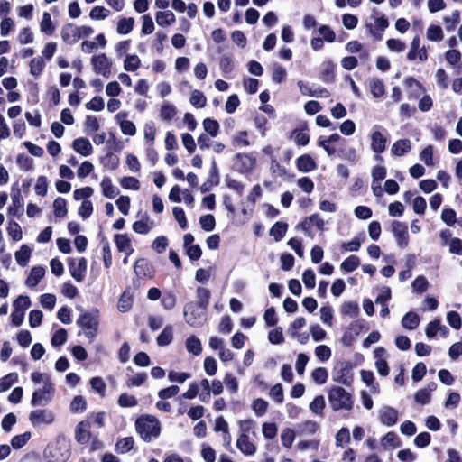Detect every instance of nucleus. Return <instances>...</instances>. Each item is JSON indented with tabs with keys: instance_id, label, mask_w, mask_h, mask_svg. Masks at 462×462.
<instances>
[{
	"instance_id": "nucleus-8",
	"label": "nucleus",
	"mask_w": 462,
	"mask_h": 462,
	"mask_svg": "<svg viewBox=\"0 0 462 462\" xmlns=\"http://www.w3.org/2000/svg\"><path fill=\"white\" fill-rule=\"evenodd\" d=\"M234 170L241 174L252 172L256 164V159L252 154L238 152L234 157Z\"/></svg>"
},
{
	"instance_id": "nucleus-57",
	"label": "nucleus",
	"mask_w": 462,
	"mask_h": 462,
	"mask_svg": "<svg viewBox=\"0 0 462 462\" xmlns=\"http://www.w3.org/2000/svg\"><path fill=\"white\" fill-rule=\"evenodd\" d=\"M325 406H326V402H325L324 396L318 395L310 402V409L313 413H315L317 415H320V414H322Z\"/></svg>"
},
{
	"instance_id": "nucleus-2",
	"label": "nucleus",
	"mask_w": 462,
	"mask_h": 462,
	"mask_svg": "<svg viewBox=\"0 0 462 462\" xmlns=\"http://www.w3.org/2000/svg\"><path fill=\"white\" fill-rule=\"evenodd\" d=\"M135 429L144 442H151L161 433V423L152 415H142L135 420Z\"/></svg>"
},
{
	"instance_id": "nucleus-64",
	"label": "nucleus",
	"mask_w": 462,
	"mask_h": 462,
	"mask_svg": "<svg viewBox=\"0 0 462 462\" xmlns=\"http://www.w3.org/2000/svg\"><path fill=\"white\" fill-rule=\"evenodd\" d=\"M7 233L14 241H20L23 237L22 228L15 221H10L7 227Z\"/></svg>"
},
{
	"instance_id": "nucleus-34",
	"label": "nucleus",
	"mask_w": 462,
	"mask_h": 462,
	"mask_svg": "<svg viewBox=\"0 0 462 462\" xmlns=\"http://www.w3.org/2000/svg\"><path fill=\"white\" fill-rule=\"evenodd\" d=\"M370 92L375 98H380L385 94L383 81L378 78H373L369 81Z\"/></svg>"
},
{
	"instance_id": "nucleus-63",
	"label": "nucleus",
	"mask_w": 462,
	"mask_h": 462,
	"mask_svg": "<svg viewBox=\"0 0 462 462\" xmlns=\"http://www.w3.org/2000/svg\"><path fill=\"white\" fill-rule=\"evenodd\" d=\"M252 409L254 410L256 416L261 417L266 413L268 409V402L262 398H257L253 402Z\"/></svg>"
},
{
	"instance_id": "nucleus-17",
	"label": "nucleus",
	"mask_w": 462,
	"mask_h": 462,
	"mask_svg": "<svg viewBox=\"0 0 462 462\" xmlns=\"http://www.w3.org/2000/svg\"><path fill=\"white\" fill-rule=\"evenodd\" d=\"M89 428L90 422L88 420H82L76 426L75 439L79 444L85 445L88 443L91 438Z\"/></svg>"
},
{
	"instance_id": "nucleus-62",
	"label": "nucleus",
	"mask_w": 462,
	"mask_h": 462,
	"mask_svg": "<svg viewBox=\"0 0 462 462\" xmlns=\"http://www.w3.org/2000/svg\"><path fill=\"white\" fill-rule=\"evenodd\" d=\"M120 185L125 189L138 190L140 189V182L135 177H123L120 180Z\"/></svg>"
},
{
	"instance_id": "nucleus-38",
	"label": "nucleus",
	"mask_w": 462,
	"mask_h": 462,
	"mask_svg": "<svg viewBox=\"0 0 462 462\" xmlns=\"http://www.w3.org/2000/svg\"><path fill=\"white\" fill-rule=\"evenodd\" d=\"M341 314L345 316H349L351 318H356L360 313L359 305L356 301H346L341 305L340 309Z\"/></svg>"
},
{
	"instance_id": "nucleus-32",
	"label": "nucleus",
	"mask_w": 462,
	"mask_h": 462,
	"mask_svg": "<svg viewBox=\"0 0 462 462\" xmlns=\"http://www.w3.org/2000/svg\"><path fill=\"white\" fill-rule=\"evenodd\" d=\"M172 339H173V328L171 325H167L164 327L162 331L157 337L156 342L159 346H166L172 342Z\"/></svg>"
},
{
	"instance_id": "nucleus-45",
	"label": "nucleus",
	"mask_w": 462,
	"mask_h": 462,
	"mask_svg": "<svg viewBox=\"0 0 462 462\" xmlns=\"http://www.w3.org/2000/svg\"><path fill=\"white\" fill-rule=\"evenodd\" d=\"M68 339V333L65 328H59L54 332V334L51 337V346L54 347L61 346L66 343Z\"/></svg>"
},
{
	"instance_id": "nucleus-29",
	"label": "nucleus",
	"mask_w": 462,
	"mask_h": 462,
	"mask_svg": "<svg viewBox=\"0 0 462 462\" xmlns=\"http://www.w3.org/2000/svg\"><path fill=\"white\" fill-rule=\"evenodd\" d=\"M102 188V193L106 198L114 199L119 194V189L113 185L112 180L109 177L105 176L100 183Z\"/></svg>"
},
{
	"instance_id": "nucleus-39",
	"label": "nucleus",
	"mask_w": 462,
	"mask_h": 462,
	"mask_svg": "<svg viewBox=\"0 0 462 462\" xmlns=\"http://www.w3.org/2000/svg\"><path fill=\"white\" fill-rule=\"evenodd\" d=\"M134 445L133 437L120 439L116 444V451L119 454H125L131 451Z\"/></svg>"
},
{
	"instance_id": "nucleus-20",
	"label": "nucleus",
	"mask_w": 462,
	"mask_h": 462,
	"mask_svg": "<svg viewBox=\"0 0 462 462\" xmlns=\"http://www.w3.org/2000/svg\"><path fill=\"white\" fill-rule=\"evenodd\" d=\"M387 138L380 132L374 131L371 134V149L378 154L386 149Z\"/></svg>"
},
{
	"instance_id": "nucleus-59",
	"label": "nucleus",
	"mask_w": 462,
	"mask_h": 462,
	"mask_svg": "<svg viewBox=\"0 0 462 462\" xmlns=\"http://www.w3.org/2000/svg\"><path fill=\"white\" fill-rule=\"evenodd\" d=\"M140 64L141 60L137 55H126L124 61V69L126 71H135L140 67Z\"/></svg>"
},
{
	"instance_id": "nucleus-44",
	"label": "nucleus",
	"mask_w": 462,
	"mask_h": 462,
	"mask_svg": "<svg viewBox=\"0 0 462 462\" xmlns=\"http://www.w3.org/2000/svg\"><path fill=\"white\" fill-rule=\"evenodd\" d=\"M177 114V109L174 105L164 103L160 111V117L164 121H171Z\"/></svg>"
},
{
	"instance_id": "nucleus-23",
	"label": "nucleus",
	"mask_w": 462,
	"mask_h": 462,
	"mask_svg": "<svg viewBox=\"0 0 462 462\" xmlns=\"http://www.w3.org/2000/svg\"><path fill=\"white\" fill-rule=\"evenodd\" d=\"M296 166L301 172H310L317 168V163L310 154H303L297 158Z\"/></svg>"
},
{
	"instance_id": "nucleus-50",
	"label": "nucleus",
	"mask_w": 462,
	"mask_h": 462,
	"mask_svg": "<svg viewBox=\"0 0 462 462\" xmlns=\"http://www.w3.org/2000/svg\"><path fill=\"white\" fill-rule=\"evenodd\" d=\"M31 305V299L27 295H19L13 302L14 309L23 312H25Z\"/></svg>"
},
{
	"instance_id": "nucleus-49",
	"label": "nucleus",
	"mask_w": 462,
	"mask_h": 462,
	"mask_svg": "<svg viewBox=\"0 0 462 462\" xmlns=\"http://www.w3.org/2000/svg\"><path fill=\"white\" fill-rule=\"evenodd\" d=\"M199 225L206 232H211L216 227V219L212 214L203 215L199 217Z\"/></svg>"
},
{
	"instance_id": "nucleus-4",
	"label": "nucleus",
	"mask_w": 462,
	"mask_h": 462,
	"mask_svg": "<svg viewBox=\"0 0 462 462\" xmlns=\"http://www.w3.org/2000/svg\"><path fill=\"white\" fill-rule=\"evenodd\" d=\"M184 319L189 326L200 328L207 321V308L189 301L184 306Z\"/></svg>"
},
{
	"instance_id": "nucleus-55",
	"label": "nucleus",
	"mask_w": 462,
	"mask_h": 462,
	"mask_svg": "<svg viewBox=\"0 0 462 462\" xmlns=\"http://www.w3.org/2000/svg\"><path fill=\"white\" fill-rule=\"evenodd\" d=\"M133 305V298L126 291H124L119 298L117 308L121 312L128 311Z\"/></svg>"
},
{
	"instance_id": "nucleus-1",
	"label": "nucleus",
	"mask_w": 462,
	"mask_h": 462,
	"mask_svg": "<svg viewBox=\"0 0 462 462\" xmlns=\"http://www.w3.org/2000/svg\"><path fill=\"white\" fill-rule=\"evenodd\" d=\"M70 455L69 441L64 435H59L54 443L48 445L44 451L46 462H67Z\"/></svg>"
},
{
	"instance_id": "nucleus-21",
	"label": "nucleus",
	"mask_w": 462,
	"mask_h": 462,
	"mask_svg": "<svg viewBox=\"0 0 462 462\" xmlns=\"http://www.w3.org/2000/svg\"><path fill=\"white\" fill-rule=\"evenodd\" d=\"M73 149L82 156H89L93 152V147L89 140L86 137H79L73 141Z\"/></svg>"
},
{
	"instance_id": "nucleus-5",
	"label": "nucleus",
	"mask_w": 462,
	"mask_h": 462,
	"mask_svg": "<svg viewBox=\"0 0 462 462\" xmlns=\"http://www.w3.org/2000/svg\"><path fill=\"white\" fill-rule=\"evenodd\" d=\"M354 365L348 360H340L334 366L332 379L334 382L350 386L354 381Z\"/></svg>"
},
{
	"instance_id": "nucleus-7",
	"label": "nucleus",
	"mask_w": 462,
	"mask_h": 462,
	"mask_svg": "<svg viewBox=\"0 0 462 462\" xmlns=\"http://www.w3.org/2000/svg\"><path fill=\"white\" fill-rule=\"evenodd\" d=\"M364 329H368L365 319H359L351 322L342 336V344L346 346H351L356 341V337L359 336Z\"/></svg>"
},
{
	"instance_id": "nucleus-22",
	"label": "nucleus",
	"mask_w": 462,
	"mask_h": 462,
	"mask_svg": "<svg viewBox=\"0 0 462 462\" xmlns=\"http://www.w3.org/2000/svg\"><path fill=\"white\" fill-rule=\"evenodd\" d=\"M237 448L245 456H252L256 452V447L249 440L247 434L241 433L236 441Z\"/></svg>"
},
{
	"instance_id": "nucleus-60",
	"label": "nucleus",
	"mask_w": 462,
	"mask_h": 462,
	"mask_svg": "<svg viewBox=\"0 0 462 462\" xmlns=\"http://www.w3.org/2000/svg\"><path fill=\"white\" fill-rule=\"evenodd\" d=\"M295 439V432L291 428H286L281 434V441L283 447L290 448Z\"/></svg>"
},
{
	"instance_id": "nucleus-47",
	"label": "nucleus",
	"mask_w": 462,
	"mask_h": 462,
	"mask_svg": "<svg viewBox=\"0 0 462 462\" xmlns=\"http://www.w3.org/2000/svg\"><path fill=\"white\" fill-rule=\"evenodd\" d=\"M18 380L16 373H10L0 378V393L5 392L10 389Z\"/></svg>"
},
{
	"instance_id": "nucleus-51",
	"label": "nucleus",
	"mask_w": 462,
	"mask_h": 462,
	"mask_svg": "<svg viewBox=\"0 0 462 462\" xmlns=\"http://www.w3.org/2000/svg\"><path fill=\"white\" fill-rule=\"evenodd\" d=\"M33 159L24 153L17 155L16 163L23 171H32L33 169Z\"/></svg>"
},
{
	"instance_id": "nucleus-14",
	"label": "nucleus",
	"mask_w": 462,
	"mask_h": 462,
	"mask_svg": "<svg viewBox=\"0 0 462 462\" xmlns=\"http://www.w3.org/2000/svg\"><path fill=\"white\" fill-rule=\"evenodd\" d=\"M88 262L84 257L79 259L78 264H76L73 258L69 259V270L70 275L77 281L82 282L85 278L87 272Z\"/></svg>"
},
{
	"instance_id": "nucleus-27",
	"label": "nucleus",
	"mask_w": 462,
	"mask_h": 462,
	"mask_svg": "<svg viewBox=\"0 0 462 462\" xmlns=\"http://www.w3.org/2000/svg\"><path fill=\"white\" fill-rule=\"evenodd\" d=\"M100 163L103 167L107 168L111 171H115L118 168L120 159L117 155L114 154V151L107 150L106 153L100 157Z\"/></svg>"
},
{
	"instance_id": "nucleus-58",
	"label": "nucleus",
	"mask_w": 462,
	"mask_h": 462,
	"mask_svg": "<svg viewBox=\"0 0 462 462\" xmlns=\"http://www.w3.org/2000/svg\"><path fill=\"white\" fill-rule=\"evenodd\" d=\"M189 101L193 106L202 108L206 106L207 98L201 91L196 89L191 93Z\"/></svg>"
},
{
	"instance_id": "nucleus-61",
	"label": "nucleus",
	"mask_w": 462,
	"mask_h": 462,
	"mask_svg": "<svg viewBox=\"0 0 462 462\" xmlns=\"http://www.w3.org/2000/svg\"><path fill=\"white\" fill-rule=\"evenodd\" d=\"M110 11L104 6L97 5L93 7L89 13V17L92 20H104L108 17Z\"/></svg>"
},
{
	"instance_id": "nucleus-6",
	"label": "nucleus",
	"mask_w": 462,
	"mask_h": 462,
	"mask_svg": "<svg viewBox=\"0 0 462 462\" xmlns=\"http://www.w3.org/2000/svg\"><path fill=\"white\" fill-rule=\"evenodd\" d=\"M55 389L49 376H46L43 386L32 393L31 405L33 407L46 406L51 400Z\"/></svg>"
},
{
	"instance_id": "nucleus-18",
	"label": "nucleus",
	"mask_w": 462,
	"mask_h": 462,
	"mask_svg": "<svg viewBox=\"0 0 462 462\" xmlns=\"http://www.w3.org/2000/svg\"><path fill=\"white\" fill-rule=\"evenodd\" d=\"M134 270L135 274L140 278H151L153 273L152 265L145 258H139L134 263Z\"/></svg>"
},
{
	"instance_id": "nucleus-53",
	"label": "nucleus",
	"mask_w": 462,
	"mask_h": 462,
	"mask_svg": "<svg viewBox=\"0 0 462 462\" xmlns=\"http://www.w3.org/2000/svg\"><path fill=\"white\" fill-rule=\"evenodd\" d=\"M134 20L132 17L121 18L117 23V32L119 34H128L134 28Z\"/></svg>"
},
{
	"instance_id": "nucleus-31",
	"label": "nucleus",
	"mask_w": 462,
	"mask_h": 462,
	"mask_svg": "<svg viewBox=\"0 0 462 462\" xmlns=\"http://www.w3.org/2000/svg\"><path fill=\"white\" fill-rule=\"evenodd\" d=\"M156 23L159 26L167 27L176 21L175 14L171 11H159L155 15Z\"/></svg>"
},
{
	"instance_id": "nucleus-3",
	"label": "nucleus",
	"mask_w": 462,
	"mask_h": 462,
	"mask_svg": "<svg viewBox=\"0 0 462 462\" xmlns=\"http://www.w3.org/2000/svg\"><path fill=\"white\" fill-rule=\"evenodd\" d=\"M328 402L333 411H350L353 408L354 400L348 392L341 386H333L328 394Z\"/></svg>"
},
{
	"instance_id": "nucleus-33",
	"label": "nucleus",
	"mask_w": 462,
	"mask_h": 462,
	"mask_svg": "<svg viewBox=\"0 0 462 462\" xmlns=\"http://www.w3.org/2000/svg\"><path fill=\"white\" fill-rule=\"evenodd\" d=\"M324 69L320 73V79L325 83H332L335 80L336 65L331 60L324 62Z\"/></svg>"
},
{
	"instance_id": "nucleus-9",
	"label": "nucleus",
	"mask_w": 462,
	"mask_h": 462,
	"mask_svg": "<svg viewBox=\"0 0 462 462\" xmlns=\"http://www.w3.org/2000/svg\"><path fill=\"white\" fill-rule=\"evenodd\" d=\"M91 63L96 74L102 75L106 79L110 77L113 63L105 53L93 56Z\"/></svg>"
},
{
	"instance_id": "nucleus-52",
	"label": "nucleus",
	"mask_w": 462,
	"mask_h": 462,
	"mask_svg": "<svg viewBox=\"0 0 462 462\" xmlns=\"http://www.w3.org/2000/svg\"><path fill=\"white\" fill-rule=\"evenodd\" d=\"M31 432L25 431L23 434L15 435L11 439V445L14 449L22 448L31 439Z\"/></svg>"
},
{
	"instance_id": "nucleus-12",
	"label": "nucleus",
	"mask_w": 462,
	"mask_h": 462,
	"mask_svg": "<svg viewBox=\"0 0 462 462\" xmlns=\"http://www.w3.org/2000/svg\"><path fill=\"white\" fill-rule=\"evenodd\" d=\"M55 420V415L51 411L37 409L29 414V420L36 427L41 424H51Z\"/></svg>"
},
{
	"instance_id": "nucleus-26",
	"label": "nucleus",
	"mask_w": 462,
	"mask_h": 462,
	"mask_svg": "<svg viewBox=\"0 0 462 462\" xmlns=\"http://www.w3.org/2000/svg\"><path fill=\"white\" fill-rule=\"evenodd\" d=\"M115 244L119 252H125L127 254L133 253L131 240L126 234H116L114 236Z\"/></svg>"
},
{
	"instance_id": "nucleus-36",
	"label": "nucleus",
	"mask_w": 462,
	"mask_h": 462,
	"mask_svg": "<svg viewBox=\"0 0 462 462\" xmlns=\"http://www.w3.org/2000/svg\"><path fill=\"white\" fill-rule=\"evenodd\" d=\"M381 445L387 449L389 447L399 448L402 446V442L395 432L390 431L382 438Z\"/></svg>"
},
{
	"instance_id": "nucleus-25",
	"label": "nucleus",
	"mask_w": 462,
	"mask_h": 462,
	"mask_svg": "<svg viewBox=\"0 0 462 462\" xmlns=\"http://www.w3.org/2000/svg\"><path fill=\"white\" fill-rule=\"evenodd\" d=\"M411 150V143L410 139L404 138L396 141L391 149L392 153L394 156H403Z\"/></svg>"
},
{
	"instance_id": "nucleus-30",
	"label": "nucleus",
	"mask_w": 462,
	"mask_h": 462,
	"mask_svg": "<svg viewBox=\"0 0 462 462\" xmlns=\"http://www.w3.org/2000/svg\"><path fill=\"white\" fill-rule=\"evenodd\" d=\"M288 226L286 222L278 221L271 227L269 234L275 242H279L285 236Z\"/></svg>"
},
{
	"instance_id": "nucleus-16",
	"label": "nucleus",
	"mask_w": 462,
	"mask_h": 462,
	"mask_svg": "<svg viewBox=\"0 0 462 462\" xmlns=\"http://www.w3.org/2000/svg\"><path fill=\"white\" fill-rule=\"evenodd\" d=\"M298 86L300 91L304 96L315 97H328L330 93L329 91L322 87H318L313 88V87L309 84L304 83L303 81H298Z\"/></svg>"
},
{
	"instance_id": "nucleus-37",
	"label": "nucleus",
	"mask_w": 462,
	"mask_h": 462,
	"mask_svg": "<svg viewBox=\"0 0 462 462\" xmlns=\"http://www.w3.org/2000/svg\"><path fill=\"white\" fill-rule=\"evenodd\" d=\"M188 352L194 356H199L202 352V346L200 340L194 335L189 337L185 342Z\"/></svg>"
},
{
	"instance_id": "nucleus-42",
	"label": "nucleus",
	"mask_w": 462,
	"mask_h": 462,
	"mask_svg": "<svg viewBox=\"0 0 462 462\" xmlns=\"http://www.w3.org/2000/svg\"><path fill=\"white\" fill-rule=\"evenodd\" d=\"M53 208L56 217H64L68 213L66 199L61 197L55 199L53 201Z\"/></svg>"
},
{
	"instance_id": "nucleus-48",
	"label": "nucleus",
	"mask_w": 462,
	"mask_h": 462,
	"mask_svg": "<svg viewBox=\"0 0 462 462\" xmlns=\"http://www.w3.org/2000/svg\"><path fill=\"white\" fill-rule=\"evenodd\" d=\"M203 127L211 137H216L219 132V123L212 118H206L203 120Z\"/></svg>"
},
{
	"instance_id": "nucleus-56",
	"label": "nucleus",
	"mask_w": 462,
	"mask_h": 462,
	"mask_svg": "<svg viewBox=\"0 0 462 462\" xmlns=\"http://www.w3.org/2000/svg\"><path fill=\"white\" fill-rule=\"evenodd\" d=\"M328 377V370L324 367H318L314 369L311 373L312 380L319 385L324 384L327 382Z\"/></svg>"
},
{
	"instance_id": "nucleus-46",
	"label": "nucleus",
	"mask_w": 462,
	"mask_h": 462,
	"mask_svg": "<svg viewBox=\"0 0 462 462\" xmlns=\"http://www.w3.org/2000/svg\"><path fill=\"white\" fill-rule=\"evenodd\" d=\"M40 27L41 31L46 35H51L54 32L55 26L53 25L51 14L48 12L43 13Z\"/></svg>"
},
{
	"instance_id": "nucleus-13",
	"label": "nucleus",
	"mask_w": 462,
	"mask_h": 462,
	"mask_svg": "<svg viewBox=\"0 0 462 462\" xmlns=\"http://www.w3.org/2000/svg\"><path fill=\"white\" fill-rule=\"evenodd\" d=\"M12 204L8 207L7 215L8 217H20L23 213V199L21 196L19 189L14 191V187L12 188Z\"/></svg>"
},
{
	"instance_id": "nucleus-15",
	"label": "nucleus",
	"mask_w": 462,
	"mask_h": 462,
	"mask_svg": "<svg viewBox=\"0 0 462 462\" xmlns=\"http://www.w3.org/2000/svg\"><path fill=\"white\" fill-rule=\"evenodd\" d=\"M379 420L387 427L394 426L398 421V411L391 406H384L379 411Z\"/></svg>"
},
{
	"instance_id": "nucleus-40",
	"label": "nucleus",
	"mask_w": 462,
	"mask_h": 462,
	"mask_svg": "<svg viewBox=\"0 0 462 462\" xmlns=\"http://www.w3.org/2000/svg\"><path fill=\"white\" fill-rule=\"evenodd\" d=\"M360 265V259L358 256L352 254L346 258L340 265L342 271L346 273L354 272Z\"/></svg>"
},
{
	"instance_id": "nucleus-11",
	"label": "nucleus",
	"mask_w": 462,
	"mask_h": 462,
	"mask_svg": "<svg viewBox=\"0 0 462 462\" xmlns=\"http://www.w3.org/2000/svg\"><path fill=\"white\" fill-rule=\"evenodd\" d=\"M392 231L398 246L400 248L407 247L409 244V233L408 226L406 225V223L400 222L397 220L393 221Z\"/></svg>"
},
{
	"instance_id": "nucleus-35",
	"label": "nucleus",
	"mask_w": 462,
	"mask_h": 462,
	"mask_svg": "<svg viewBox=\"0 0 462 462\" xmlns=\"http://www.w3.org/2000/svg\"><path fill=\"white\" fill-rule=\"evenodd\" d=\"M32 254V249L23 245L18 251L15 252L14 256L17 263L20 266H26Z\"/></svg>"
},
{
	"instance_id": "nucleus-28",
	"label": "nucleus",
	"mask_w": 462,
	"mask_h": 462,
	"mask_svg": "<svg viewBox=\"0 0 462 462\" xmlns=\"http://www.w3.org/2000/svg\"><path fill=\"white\" fill-rule=\"evenodd\" d=\"M420 322V316L414 311L407 312L402 319V326L408 330L416 329Z\"/></svg>"
},
{
	"instance_id": "nucleus-24",
	"label": "nucleus",
	"mask_w": 462,
	"mask_h": 462,
	"mask_svg": "<svg viewBox=\"0 0 462 462\" xmlns=\"http://www.w3.org/2000/svg\"><path fill=\"white\" fill-rule=\"evenodd\" d=\"M45 274V269L42 266H33L31 269L30 274L26 278L25 284L29 288L35 287Z\"/></svg>"
},
{
	"instance_id": "nucleus-54",
	"label": "nucleus",
	"mask_w": 462,
	"mask_h": 462,
	"mask_svg": "<svg viewBox=\"0 0 462 462\" xmlns=\"http://www.w3.org/2000/svg\"><path fill=\"white\" fill-rule=\"evenodd\" d=\"M207 180L214 186H217L220 183L219 169L215 159L211 162V167L209 169Z\"/></svg>"
},
{
	"instance_id": "nucleus-19",
	"label": "nucleus",
	"mask_w": 462,
	"mask_h": 462,
	"mask_svg": "<svg viewBox=\"0 0 462 462\" xmlns=\"http://www.w3.org/2000/svg\"><path fill=\"white\" fill-rule=\"evenodd\" d=\"M62 40L68 44H74L80 39L78 26L68 23L61 30Z\"/></svg>"
},
{
	"instance_id": "nucleus-41",
	"label": "nucleus",
	"mask_w": 462,
	"mask_h": 462,
	"mask_svg": "<svg viewBox=\"0 0 462 462\" xmlns=\"http://www.w3.org/2000/svg\"><path fill=\"white\" fill-rule=\"evenodd\" d=\"M72 413H81L87 409V402L82 395L75 396L69 405Z\"/></svg>"
},
{
	"instance_id": "nucleus-10",
	"label": "nucleus",
	"mask_w": 462,
	"mask_h": 462,
	"mask_svg": "<svg viewBox=\"0 0 462 462\" xmlns=\"http://www.w3.org/2000/svg\"><path fill=\"white\" fill-rule=\"evenodd\" d=\"M98 317L99 310L94 308L90 311L81 314L77 320V324L86 330H95L98 328Z\"/></svg>"
},
{
	"instance_id": "nucleus-43",
	"label": "nucleus",
	"mask_w": 462,
	"mask_h": 462,
	"mask_svg": "<svg viewBox=\"0 0 462 462\" xmlns=\"http://www.w3.org/2000/svg\"><path fill=\"white\" fill-rule=\"evenodd\" d=\"M44 68L45 62L42 57L33 58L30 62V73L34 77L40 76Z\"/></svg>"
}]
</instances>
